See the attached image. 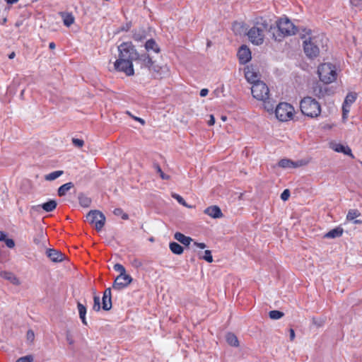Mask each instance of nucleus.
<instances>
[{
    "label": "nucleus",
    "mask_w": 362,
    "mask_h": 362,
    "mask_svg": "<svg viewBox=\"0 0 362 362\" xmlns=\"http://www.w3.org/2000/svg\"><path fill=\"white\" fill-rule=\"evenodd\" d=\"M238 56L240 63L245 64L251 59V52L246 46H241L238 50Z\"/></svg>",
    "instance_id": "16"
},
{
    "label": "nucleus",
    "mask_w": 362,
    "mask_h": 362,
    "mask_svg": "<svg viewBox=\"0 0 362 362\" xmlns=\"http://www.w3.org/2000/svg\"><path fill=\"white\" fill-rule=\"evenodd\" d=\"M6 240V235L2 232L0 231V241H5Z\"/></svg>",
    "instance_id": "60"
},
{
    "label": "nucleus",
    "mask_w": 362,
    "mask_h": 362,
    "mask_svg": "<svg viewBox=\"0 0 362 362\" xmlns=\"http://www.w3.org/2000/svg\"><path fill=\"white\" fill-rule=\"evenodd\" d=\"M290 197V191L288 189H285L281 194V198L283 201H286Z\"/></svg>",
    "instance_id": "52"
},
{
    "label": "nucleus",
    "mask_w": 362,
    "mask_h": 362,
    "mask_svg": "<svg viewBox=\"0 0 362 362\" xmlns=\"http://www.w3.org/2000/svg\"><path fill=\"white\" fill-rule=\"evenodd\" d=\"M132 278L130 275H118L112 285L113 289L121 290L126 288L132 281Z\"/></svg>",
    "instance_id": "11"
},
{
    "label": "nucleus",
    "mask_w": 362,
    "mask_h": 362,
    "mask_svg": "<svg viewBox=\"0 0 362 362\" xmlns=\"http://www.w3.org/2000/svg\"><path fill=\"white\" fill-rule=\"evenodd\" d=\"M351 4L356 8H358L359 9L362 8V0H351Z\"/></svg>",
    "instance_id": "51"
},
{
    "label": "nucleus",
    "mask_w": 362,
    "mask_h": 362,
    "mask_svg": "<svg viewBox=\"0 0 362 362\" xmlns=\"http://www.w3.org/2000/svg\"><path fill=\"white\" fill-rule=\"evenodd\" d=\"M118 59L125 61L136 60L138 53L132 42H123L118 47Z\"/></svg>",
    "instance_id": "6"
},
{
    "label": "nucleus",
    "mask_w": 362,
    "mask_h": 362,
    "mask_svg": "<svg viewBox=\"0 0 362 362\" xmlns=\"http://www.w3.org/2000/svg\"><path fill=\"white\" fill-rule=\"evenodd\" d=\"M102 308L104 310H110L112 308V299L103 296Z\"/></svg>",
    "instance_id": "34"
},
{
    "label": "nucleus",
    "mask_w": 362,
    "mask_h": 362,
    "mask_svg": "<svg viewBox=\"0 0 362 362\" xmlns=\"http://www.w3.org/2000/svg\"><path fill=\"white\" fill-rule=\"evenodd\" d=\"M226 341L232 346H238L239 341L237 337L233 333H228L226 336Z\"/></svg>",
    "instance_id": "29"
},
{
    "label": "nucleus",
    "mask_w": 362,
    "mask_h": 362,
    "mask_svg": "<svg viewBox=\"0 0 362 362\" xmlns=\"http://www.w3.org/2000/svg\"><path fill=\"white\" fill-rule=\"evenodd\" d=\"M0 276L8 281H10L13 285H19L21 284L19 279L17 276L10 272L3 271L0 272Z\"/></svg>",
    "instance_id": "20"
},
{
    "label": "nucleus",
    "mask_w": 362,
    "mask_h": 362,
    "mask_svg": "<svg viewBox=\"0 0 362 362\" xmlns=\"http://www.w3.org/2000/svg\"><path fill=\"white\" fill-rule=\"evenodd\" d=\"M308 162L304 160L293 161L288 158H283L279 160L278 165L282 168H296L307 165Z\"/></svg>",
    "instance_id": "13"
},
{
    "label": "nucleus",
    "mask_w": 362,
    "mask_h": 362,
    "mask_svg": "<svg viewBox=\"0 0 362 362\" xmlns=\"http://www.w3.org/2000/svg\"><path fill=\"white\" fill-rule=\"evenodd\" d=\"M114 269L116 271V272H119V275H126V269L124 267L123 265L120 264H115L113 267Z\"/></svg>",
    "instance_id": "41"
},
{
    "label": "nucleus",
    "mask_w": 362,
    "mask_h": 362,
    "mask_svg": "<svg viewBox=\"0 0 362 362\" xmlns=\"http://www.w3.org/2000/svg\"><path fill=\"white\" fill-rule=\"evenodd\" d=\"M18 0H6V3L8 4H13L16 3Z\"/></svg>",
    "instance_id": "62"
},
{
    "label": "nucleus",
    "mask_w": 362,
    "mask_h": 362,
    "mask_svg": "<svg viewBox=\"0 0 362 362\" xmlns=\"http://www.w3.org/2000/svg\"><path fill=\"white\" fill-rule=\"evenodd\" d=\"M202 258L209 263L213 262V257L211 255V252L208 250L204 251V255L202 257Z\"/></svg>",
    "instance_id": "42"
},
{
    "label": "nucleus",
    "mask_w": 362,
    "mask_h": 362,
    "mask_svg": "<svg viewBox=\"0 0 362 362\" xmlns=\"http://www.w3.org/2000/svg\"><path fill=\"white\" fill-rule=\"evenodd\" d=\"M149 71L152 73L153 76L155 78H163L168 75L169 74V69L167 66H160L158 65H156L153 64V66L151 67Z\"/></svg>",
    "instance_id": "14"
},
{
    "label": "nucleus",
    "mask_w": 362,
    "mask_h": 362,
    "mask_svg": "<svg viewBox=\"0 0 362 362\" xmlns=\"http://www.w3.org/2000/svg\"><path fill=\"white\" fill-rule=\"evenodd\" d=\"M64 172L62 170H57L52 172L49 174L45 175V180L47 181H53L63 175Z\"/></svg>",
    "instance_id": "32"
},
{
    "label": "nucleus",
    "mask_w": 362,
    "mask_h": 362,
    "mask_svg": "<svg viewBox=\"0 0 362 362\" xmlns=\"http://www.w3.org/2000/svg\"><path fill=\"white\" fill-rule=\"evenodd\" d=\"M252 96L258 100L264 101L268 99L269 90L268 86L263 81H257L251 87Z\"/></svg>",
    "instance_id": "9"
},
{
    "label": "nucleus",
    "mask_w": 362,
    "mask_h": 362,
    "mask_svg": "<svg viewBox=\"0 0 362 362\" xmlns=\"http://www.w3.org/2000/svg\"><path fill=\"white\" fill-rule=\"evenodd\" d=\"M360 216V213L358 210L356 209H351L349 210L346 219L349 221H354L355 223H361V221L359 220H354L356 218Z\"/></svg>",
    "instance_id": "30"
},
{
    "label": "nucleus",
    "mask_w": 362,
    "mask_h": 362,
    "mask_svg": "<svg viewBox=\"0 0 362 362\" xmlns=\"http://www.w3.org/2000/svg\"><path fill=\"white\" fill-rule=\"evenodd\" d=\"M4 242L6 245V246L9 248H13L15 246V243L13 239L6 238V240H5Z\"/></svg>",
    "instance_id": "53"
},
{
    "label": "nucleus",
    "mask_w": 362,
    "mask_h": 362,
    "mask_svg": "<svg viewBox=\"0 0 362 362\" xmlns=\"http://www.w3.org/2000/svg\"><path fill=\"white\" fill-rule=\"evenodd\" d=\"M34 357L33 355H26L25 356L20 357L16 360V362H33Z\"/></svg>",
    "instance_id": "40"
},
{
    "label": "nucleus",
    "mask_w": 362,
    "mask_h": 362,
    "mask_svg": "<svg viewBox=\"0 0 362 362\" xmlns=\"http://www.w3.org/2000/svg\"><path fill=\"white\" fill-rule=\"evenodd\" d=\"M173 197L175 198L180 204L187 207V208H191L190 206H188L186 203V202L185 201V199L179 194H173Z\"/></svg>",
    "instance_id": "43"
},
{
    "label": "nucleus",
    "mask_w": 362,
    "mask_h": 362,
    "mask_svg": "<svg viewBox=\"0 0 362 362\" xmlns=\"http://www.w3.org/2000/svg\"><path fill=\"white\" fill-rule=\"evenodd\" d=\"M245 76L247 81L252 84V86L259 81V76L252 67H247L245 71Z\"/></svg>",
    "instance_id": "15"
},
{
    "label": "nucleus",
    "mask_w": 362,
    "mask_h": 362,
    "mask_svg": "<svg viewBox=\"0 0 362 362\" xmlns=\"http://www.w3.org/2000/svg\"><path fill=\"white\" fill-rule=\"evenodd\" d=\"M134 119L135 120L139 122L141 124H145V121L143 119H141V118L134 117Z\"/></svg>",
    "instance_id": "61"
},
{
    "label": "nucleus",
    "mask_w": 362,
    "mask_h": 362,
    "mask_svg": "<svg viewBox=\"0 0 362 362\" xmlns=\"http://www.w3.org/2000/svg\"><path fill=\"white\" fill-rule=\"evenodd\" d=\"M16 56V54L14 52H12L11 54H8V58L12 59L15 57Z\"/></svg>",
    "instance_id": "64"
},
{
    "label": "nucleus",
    "mask_w": 362,
    "mask_h": 362,
    "mask_svg": "<svg viewBox=\"0 0 362 362\" xmlns=\"http://www.w3.org/2000/svg\"><path fill=\"white\" fill-rule=\"evenodd\" d=\"M278 34L273 33V38L276 41H281L285 36L295 35L297 32V28L287 18H280L277 22Z\"/></svg>",
    "instance_id": "4"
},
{
    "label": "nucleus",
    "mask_w": 362,
    "mask_h": 362,
    "mask_svg": "<svg viewBox=\"0 0 362 362\" xmlns=\"http://www.w3.org/2000/svg\"><path fill=\"white\" fill-rule=\"evenodd\" d=\"M194 245H196L197 247H199L201 249H204L206 246L204 243H197L194 242Z\"/></svg>",
    "instance_id": "55"
},
{
    "label": "nucleus",
    "mask_w": 362,
    "mask_h": 362,
    "mask_svg": "<svg viewBox=\"0 0 362 362\" xmlns=\"http://www.w3.org/2000/svg\"><path fill=\"white\" fill-rule=\"evenodd\" d=\"M272 30V27L269 25L267 20L263 18H257L247 35L252 44L260 45L264 42L265 33Z\"/></svg>",
    "instance_id": "1"
},
{
    "label": "nucleus",
    "mask_w": 362,
    "mask_h": 362,
    "mask_svg": "<svg viewBox=\"0 0 362 362\" xmlns=\"http://www.w3.org/2000/svg\"><path fill=\"white\" fill-rule=\"evenodd\" d=\"M88 223L94 226L97 231H100L105 226L106 218L99 210H91L86 215Z\"/></svg>",
    "instance_id": "8"
},
{
    "label": "nucleus",
    "mask_w": 362,
    "mask_h": 362,
    "mask_svg": "<svg viewBox=\"0 0 362 362\" xmlns=\"http://www.w3.org/2000/svg\"><path fill=\"white\" fill-rule=\"evenodd\" d=\"M66 340L69 344H74V339L70 334H66Z\"/></svg>",
    "instance_id": "59"
},
{
    "label": "nucleus",
    "mask_w": 362,
    "mask_h": 362,
    "mask_svg": "<svg viewBox=\"0 0 362 362\" xmlns=\"http://www.w3.org/2000/svg\"><path fill=\"white\" fill-rule=\"evenodd\" d=\"M343 231H344L343 228H341L340 227H337L336 228H334V229L331 230L328 233H327L325 235V238H335L340 237V236L342 235Z\"/></svg>",
    "instance_id": "25"
},
{
    "label": "nucleus",
    "mask_w": 362,
    "mask_h": 362,
    "mask_svg": "<svg viewBox=\"0 0 362 362\" xmlns=\"http://www.w3.org/2000/svg\"><path fill=\"white\" fill-rule=\"evenodd\" d=\"M318 75L321 81L325 84L334 82L337 79L336 67L330 63H325L318 67Z\"/></svg>",
    "instance_id": "5"
},
{
    "label": "nucleus",
    "mask_w": 362,
    "mask_h": 362,
    "mask_svg": "<svg viewBox=\"0 0 362 362\" xmlns=\"http://www.w3.org/2000/svg\"><path fill=\"white\" fill-rule=\"evenodd\" d=\"M44 239V233L42 230H40L37 236L34 238L33 241L36 245H39Z\"/></svg>",
    "instance_id": "46"
},
{
    "label": "nucleus",
    "mask_w": 362,
    "mask_h": 362,
    "mask_svg": "<svg viewBox=\"0 0 362 362\" xmlns=\"http://www.w3.org/2000/svg\"><path fill=\"white\" fill-rule=\"evenodd\" d=\"M136 60L141 63V66L146 67L148 69H151L154 64V62L152 61L151 58L146 54L141 55L138 54Z\"/></svg>",
    "instance_id": "21"
},
{
    "label": "nucleus",
    "mask_w": 362,
    "mask_h": 362,
    "mask_svg": "<svg viewBox=\"0 0 362 362\" xmlns=\"http://www.w3.org/2000/svg\"><path fill=\"white\" fill-rule=\"evenodd\" d=\"M204 214L214 218H218L223 216V214L220 208L217 206H211L207 207L204 210Z\"/></svg>",
    "instance_id": "19"
},
{
    "label": "nucleus",
    "mask_w": 362,
    "mask_h": 362,
    "mask_svg": "<svg viewBox=\"0 0 362 362\" xmlns=\"http://www.w3.org/2000/svg\"><path fill=\"white\" fill-rule=\"evenodd\" d=\"M41 209H42L41 204H38V205H35V206H32L30 207V213L31 214H33L34 213H39Z\"/></svg>",
    "instance_id": "50"
},
{
    "label": "nucleus",
    "mask_w": 362,
    "mask_h": 362,
    "mask_svg": "<svg viewBox=\"0 0 362 362\" xmlns=\"http://www.w3.org/2000/svg\"><path fill=\"white\" fill-rule=\"evenodd\" d=\"M289 332H290V339H291V341H293L295 339V336H296L295 332L293 329H290Z\"/></svg>",
    "instance_id": "58"
},
{
    "label": "nucleus",
    "mask_w": 362,
    "mask_h": 362,
    "mask_svg": "<svg viewBox=\"0 0 362 362\" xmlns=\"http://www.w3.org/2000/svg\"><path fill=\"white\" fill-rule=\"evenodd\" d=\"M145 48L148 52L152 50L156 53L160 52V48L158 45L153 39H150L146 41L145 44Z\"/></svg>",
    "instance_id": "24"
},
{
    "label": "nucleus",
    "mask_w": 362,
    "mask_h": 362,
    "mask_svg": "<svg viewBox=\"0 0 362 362\" xmlns=\"http://www.w3.org/2000/svg\"><path fill=\"white\" fill-rule=\"evenodd\" d=\"M74 187V184L71 182L65 183L60 186L58 189V195L63 197L66 195V192Z\"/></svg>",
    "instance_id": "27"
},
{
    "label": "nucleus",
    "mask_w": 362,
    "mask_h": 362,
    "mask_svg": "<svg viewBox=\"0 0 362 362\" xmlns=\"http://www.w3.org/2000/svg\"><path fill=\"white\" fill-rule=\"evenodd\" d=\"M47 257L54 262H62L64 258V255L59 250L49 249L47 250Z\"/></svg>",
    "instance_id": "18"
},
{
    "label": "nucleus",
    "mask_w": 362,
    "mask_h": 362,
    "mask_svg": "<svg viewBox=\"0 0 362 362\" xmlns=\"http://www.w3.org/2000/svg\"><path fill=\"white\" fill-rule=\"evenodd\" d=\"M330 147L332 150L338 153H343L345 155L351 156L352 158L354 156L351 153V149L348 146H344L341 144L332 143Z\"/></svg>",
    "instance_id": "17"
},
{
    "label": "nucleus",
    "mask_w": 362,
    "mask_h": 362,
    "mask_svg": "<svg viewBox=\"0 0 362 362\" xmlns=\"http://www.w3.org/2000/svg\"><path fill=\"white\" fill-rule=\"evenodd\" d=\"M269 315L272 320H279L284 316V313L279 310H272L269 312Z\"/></svg>",
    "instance_id": "37"
},
{
    "label": "nucleus",
    "mask_w": 362,
    "mask_h": 362,
    "mask_svg": "<svg viewBox=\"0 0 362 362\" xmlns=\"http://www.w3.org/2000/svg\"><path fill=\"white\" fill-rule=\"evenodd\" d=\"M215 123V119H214V115H210V119L208 121V124L209 126H212L214 125Z\"/></svg>",
    "instance_id": "57"
},
{
    "label": "nucleus",
    "mask_w": 362,
    "mask_h": 362,
    "mask_svg": "<svg viewBox=\"0 0 362 362\" xmlns=\"http://www.w3.org/2000/svg\"><path fill=\"white\" fill-rule=\"evenodd\" d=\"M169 247L171 252L175 255H181L184 251L183 247L176 242L170 243Z\"/></svg>",
    "instance_id": "28"
},
{
    "label": "nucleus",
    "mask_w": 362,
    "mask_h": 362,
    "mask_svg": "<svg viewBox=\"0 0 362 362\" xmlns=\"http://www.w3.org/2000/svg\"><path fill=\"white\" fill-rule=\"evenodd\" d=\"M351 105L343 103L342 105V119L346 120L348 117L349 112L350 111Z\"/></svg>",
    "instance_id": "39"
},
{
    "label": "nucleus",
    "mask_w": 362,
    "mask_h": 362,
    "mask_svg": "<svg viewBox=\"0 0 362 362\" xmlns=\"http://www.w3.org/2000/svg\"><path fill=\"white\" fill-rule=\"evenodd\" d=\"M264 102V106L267 111L270 112L274 110V104L270 101L269 98L265 100Z\"/></svg>",
    "instance_id": "44"
},
{
    "label": "nucleus",
    "mask_w": 362,
    "mask_h": 362,
    "mask_svg": "<svg viewBox=\"0 0 362 362\" xmlns=\"http://www.w3.org/2000/svg\"><path fill=\"white\" fill-rule=\"evenodd\" d=\"M114 67L116 71L123 72L128 76H133L134 74L132 61H123L117 59L114 63Z\"/></svg>",
    "instance_id": "10"
},
{
    "label": "nucleus",
    "mask_w": 362,
    "mask_h": 362,
    "mask_svg": "<svg viewBox=\"0 0 362 362\" xmlns=\"http://www.w3.org/2000/svg\"><path fill=\"white\" fill-rule=\"evenodd\" d=\"M59 14L62 18L64 25L66 27L71 26L74 23L75 18L71 13L61 12Z\"/></svg>",
    "instance_id": "23"
},
{
    "label": "nucleus",
    "mask_w": 362,
    "mask_h": 362,
    "mask_svg": "<svg viewBox=\"0 0 362 362\" xmlns=\"http://www.w3.org/2000/svg\"><path fill=\"white\" fill-rule=\"evenodd\" d=\"M113 214L115 216H121L123 220H127L129 218V216L127 214L124 213L123 210L120 208L115 209L113 211Z\"/></svg>",
    "instance_id": "38"
},
{
    "label": "nucleus",
    "mask_w": 362,
    "mask_h": 362,
    "mask_svg": "<svg viewBox=\"0 0 362 362\" xmlns=\"http://www.w3.org/2000/svg\"><path fill=\"white\" fill-rule=\"evenodd\" d=\"M42 209L46 212L53 211L57 206V202L55 200H49V202L41 204Z\"/></svg>",
    "instance_id": "26"
},
{
    "label": "nucleus",
    "mask_w": 362,
    "mask_h": 362,
    "mask_svg": "<svg viewBox=\"0 0 362 362\" xmlns=\"http://www.w3.org/2000/svg\"><path fill=\"white\" fill-rule=\"evenodd\" d=\"M78 201L79 204L83 207H88L91 204L90 198L88 197L87 196L83 194H80L78 195Z\"/></svg>",
    "instance_id": "33"
},
{
    "label": "nucleus",
    "mask_w": 362,
    "mask_h": 362,
    "mask_svg": "<svg viewBox=\"0 0 362 362\" xmlns=\"http://www.w3.org/2000/svg\"><path fill=\"white\" fill-rule=\"evenodd\" d=\"M174 238L186 246H188L193 240L190 237L186 236L180 232L175 233Z\"/></svg>",
    "instance_id": "22"
},
{
    "label": "nucleus",
    "mask_w": 362,
    "mask_h": 362,
    "mask_svg": "<svg viewBox=\"0 0 362 362\" xmlns=\"http://www.w3.org/2000/svg\"><path fill=\"white\" fill-rule=\"evenodd\" d=\"M77 308L79 313V317L83 322V324L86 325V308L81 304V303H78Z\"/></svg>",
    "instance_id": "31"
},
{
    "label": "nucleus",
    "mask_w": 362,
    "mask_h": 362,
    "mask_svg": "<svg viewBox=\"0 0 362 362\" xmlns=\"http://www.w3.org/2000/svg\"><path fill=\"white\" fill-rule=\"evenodd\" d=\"M208 93H209L208 89H206V88H203V89H202V90H201V91H200V96H201V97H205V96H206V95H207Z\"/></svg>",
    "instance_id": "56"
},
{
    "label": "nucleus",
    "mask_w": 362,
    "mask_h": 362,
    "mask_svg": "<svg viewBox=\"0 0 362 362\" xmlns=\"http://www.w3.org/2000/svg\"><path fill=\"white\" fill-rule=\"evenodd\" d=\"M313 93L319 98H323L327 95L334 94V90L326 86L317 83L313 88Z\"/></svg>",
    "instance_id": "12"
},
{
    "label": "nucleus",
    "mask_w": 362,
    "mask_h": 362,
    "mask_svg": "<svg viewBox=\"0 0 362 362\" xmlns=\"http://www.w3.org/2000/svg\"><path fill=\"white\" fill-rule=\"evenodd\" d=\"M133 38L136 41H141L142 40H144L145 38V35H144V32L134 33L133 35Z\"/></svg>",
    "instance_id": "47"
},
{
    "label": "nucleus",
    "mask_w": 362,
    "mask_h": 362,
    "mask_svg": "<svg viewBox=\"0 0 362 362\" xmlns=\"http://www.w3.org/2000/svg\"><path fill=\"white\" fill-rule=\"evenodd\" d=\"M155 168H156V171L160 174V176L161 177L162 179L168 180L169 178V176H168L163 173L160 167L158 165H155Z\"/></svg>",
    "instance_id": "48"
},
{
    "label": "nucleus",
    "mask_w": 362,
    "mask_h": 362,
    "mask_svg": "<svg viewBox=\"0 0 362 362\" xmlns=\"http://www.w3.org/2000/svg\"><path fill=\"white\" fill-rule=\"evenodd\" d=\"M294 112L293 107L287 103H280L275 109L276 117L281 122L293 119Z\"/></svg>",
    "instance_id": "7"
},
{
    "label": "nucleus",
    "mask_w": 362,
    "mask_h": 362,
    "mask_svg": "<svg viewBox=\"0 0 362 362\" xmlns=\"http://www.w3.org/2000/svg\"><path fill=\"white\" fill-rule=\"evenodd\" d=\"M103 296L105 297V298H112L111 288H106L103 293Z\"/></svg>",
    "instance_id": "54"
},
{
    "label": "nucleus",
    "mask_w": 362,
    "mask_h": 362,
    "mask_svg": "<svg viewBox=\"0 0 362 362\" xmlns=\"http://www.w3.org/2000/svg\"><path fill=\"white\" fill-rule=\"evenodd\" d=\"M93 294H94V297H93V300H94V303H93V309L96 311V312H98L100 310V297L98 296H96L95 295V291L93 290Z\"/></svg>",
    "instance_id": "35"
},
{
    "label": "nucleus",
    "mask_w": 362,
    "mask_h": 362,
    "mask_svg": "<svg viewBox=\"0 0 362 362\" xmlns=\"http://www.w3.org/2000/svg\"><path fill=\"white\" fill-rule=\"evenodd\" d=\"M301 112L310 118L317 117L321 113L320 103L312 97H305L300 103Z\"/></svg>",
    "instance_id": "3"
},
{
    "label": "nucleus",
    "mask_w": 362,
    "mask_h": 362,
    "mask_svg": "<svg viewBox=\"0 0 362 362\" xmlns=\"http://www.w3.org/2000/svg\"><path fill=\"white\" fill-rule=\"evenodd\" d=\"M327 42V38L323 34L311 35L303 41L304 52L309 58L317 57Z\"/></svg>",
    "instance_id": "2"
},
{
    "label": "nucleus",
    "mask_w": 362,
    "mask_h": 362,
    "mask_svg": "<svg viewBox=\"0 0 362 362\" xmlns=\"http://www.w3.org/2000/svg\"><path fill=\"white\" fill-rule=\"evenodd\" d=\"M356 99V93H349L347 94L344 103L351 105Z\"/></svg>",
    "instance_id": "36"
},
{
    "label": "nucleus",
    "mask_w": 362,
    "mask_h": 362,
    "mask_svg": "<svg viewBox=\"0 0 362 362\" xmlns=\"http://www.w3.org/2000/svg\"><path fill=\"white\" fill-rule=\"evenodd\" d=\"M55 47H56V46H55V44H54V42H50V43L49 44V49H54V48H55Z\"/></svg>",
    "instance_id": "63"
},
{
    "label": "nucleus",
    "mask_w": 362,
    "mask_h": 362,
    "mask_svg": "<svg viewBox=\"0 0 362 362\" xmlns=\"http://www.w3.org/2000/svg\"><path fill=\"white\" fill-rule=\"evenodd\" d=\"M72 143L76 147H82L84 144V141L82 139H72Z\"/></svg>",
    "instance_id": "49"
},
{
    "label": "nucleus",
    "mask_w": 362,
    "mask_h": 362,
    "mask_svg": "<svg viewBox=\"0 0 362 362\" xmlns=\"http://www.w3.org/2000/svg\"><path fill=\"white\" fill-rule=\"evenodd\" d=\"M26 339L30 343L33 344L35 340V333L32 329H29L26 334Z\"/></svg>",
    "instance_id": "45"
}]
</instances>
